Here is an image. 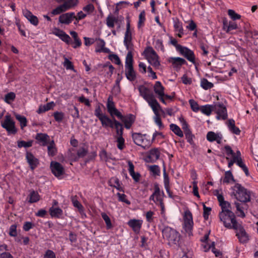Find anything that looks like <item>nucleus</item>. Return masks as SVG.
<instances>
[{
    "label": "nucleus",
    "instance_id": "obj_1",
    "mask_svg": "<svg viewBox=\"0 0 258 258\" xmlns=\"http://www.w3.org/2000/svg\"><path fill=\"white\" fill-rule=\"evenodd\" d=\"M231 196L240 202L250 201L251 192L240 184L236 183L231 187Z\"/></svg>",
    "mask_w": 258,
    "mask_h": 258
},
{
    "label": "nucleus",
    "instance_id": "obj_62",
    "mask_svg": "<svg viewBox=\"0 0 258 258\" xmlns=\"http://www.w3.org/2000/svg\"><path fill=\"white\" fill-rule=\"evenodd\" d=\"M211 248L212 249V251L215 254L216 257L220 256L222 255L221 252L215 248L214 242H212L211 244H210L208 248V250H209Z\"/></svg>",
    "mask_w": 258,
    "mask_h": 258
},
{
    "label": "nucleus",
    "instance_id": "obj_52",
    "mask_svg": "<svg viewBox=\"0 0 258 258\" xmlns=\"http://www.w3.org/2000/svg\"><path fill=\"white\" fill-rule=\"evenodd\" d=\"M117 143V147L122 150L125 147V140L123 137H115Z\"/></svg>",
    "mask_w": 258,
    "mask_h": 258
},
{
    "label": "nucleus",
    "instance_id": "obj_45",
    "mask_svg": "<svg viewBox=\"0 0 258 258\" xmlns=\"http://www.w3.org/2000/svg\"><path fill=\"white\" fill-rule=\"evenodd\" d=\"M220 206L222 209L220 212H224L227 214L229 212H232L233 207L231 204L227 201L221 205Z\"/></svg>",
    "mask_w": 258,
    "mask_h": 258
},
{
    "label": "nucleus",
    "instance_id": "obj_10",
    "mask_svg": "<svg viewBox=\"0 0 258 258\" xmlns=\"http://www.w3.org/2000/svg\"><path fill=\"white\" fill-rule=\"evenodd\" d=\"M236 231V236L240 243L244 244L249 240V235L245 231L244 228L239 224L236 225L235 228H232Z\"/></svg>",
    "mask_w": 258,
    "mask_h": 258
},
{
    "label": "nucleus",
    "instance_id": "obj_35",
    "mask_svg": "<svg viewBox=\"0 0 258 258\" xmlns=\"http://www.w3.org/2000/svg\"><path fill=\"white\" fill-rule=\"evenodd\" d=\"M70 34L73 37L74 40L73 46V48H77L80 47L82 44V42L80 38L78 37V33L75 31H71Z\"/></svg>",
    "mask_w": 258,
    "mask_h": 258
},
{
    "label": "nucleus",
    "instance_id": "obj_7",
    "mask_svg": "<svg viewBox=\"0 0 258 258\" xmlns=\"http://www.w3.org/2000/svg\"><path fill=\"white\" fill-rule=\"evenodd\" d=\"M1 125L4 128L6 129L8 134L15 135L17 132L15 123L10 115L5 116V119L2 122Z\"/></svg>",
    "mask_w": 258,
    "mask_h": 258
},
{
    "label": "nucleus",
    "instance_id": "obj_3",
    "mask_svg": "<svg viewBox=\"0 0 258 258\" xmlns=\"http://www.w3.org/2000/svg\"><path fill=\"white\" fill-rule=\"evenodd\" d=\"M219 217L220 221L223 222L224 226L228 229L235 228V226L238 224L236 220L235 215L233 212H229L227 214L224 212H220Z\"/></svg>",
    "mask_w": 258,
    "mask_h": 258
},
{
    "label": "nucleus",
    "instance_id": "obj_55",
    "mask_svg": "<svg viewBox=\"0 0 258 258\" xmlns=\"http://www.w3.org/2000/svg\"><path fill=\"white\" fill-rule=\"evenodd\" d=\"M109 59L113 62L114 63L117 65H121L122 68L123 67V65L121 63V60L117 54H111L109 55Z\"/></svg>",
    "mask_w": 258,
    "mask_h": 258
},
{
    "label": "nucleus",
    "instance_id": "obj_14",
    "mask_svg": "<svg viewBox=\"0 0 258 258\" xmlns=\"http://www.w3.org/2000/svg\"><path fill=\"white\" fill-rule=\"evenodd\" d=\"M160 156V149L154 148L146 153L145 161L147 162L154 163L159 159Z\"/></svg>",
    "mask_w": 258,
    "mask_h": 258
},
{
    "label": "nucleus",
    "instance_id": "obj_11",
    "mask_svg": "<svg viewBox=\"0 0 258 258\" xmlns=\"http://www.w3.org/2000/svg\"><path fill=\"white\" fill-rule=\"evenodd\" d=\"M50 167L52 174L58 179H61L64 174V168L59 162L51 161Z\"/></svg>",
    "mask_w": 258,
    "mask_h": 258
},
{
    "label": "nucleus",
    "instance_id": "obj_43",
    "mask_svg": "<svg viewBox=\"0 0 258 258\" xmlns=\"http://www.w3.org/2000/svg\"><path fill=\"white\" fill-rule=\"evenodd\" d=\"M163 182L165 189L168 190V188L170 187V179L168 174L166 171V168L165 166L163 168Z\"/></svg>",
    "mask_w": 258,
    "mask_h": 258
},
{
    "label": "nucleus",
    "instance_id": "obj_21",
    "mask_svg": "<svg viewBox=\"0 0 258 258\" xmlns=\"http://www.w3.org/2000/svg\"><path fill=\"white\" fill-rule=\"evenodd\" d=\"M143 220L139 219H131L127 222V225L130 227L133 231L136 233H139L142 228Z\"/></svg>",
    "mask_w": 258,
    "mask_h": 258
},
{
    "label": "nucleus",
    "instance_id": "obj_20",
    "mask_svg": "<svg viewBox=\"0 0 258 258\" xmlns=\"http://www.w3.org/2000/svg\"><path fill=\"white\" fill-rule=\"evenodd\" d=\"M179 52L188 61L191 62L193 64H196L195 55L193 51L187 47L183 46L179 50Z\"/></svg>",
    "mask_w": 258,
    "mask_h": 258
},
{
    "label": "nucleus",
    "instance_id": "obj_42",
    "mask_svg": "<svg viewBox=\"0 0 258 258\" xmlns=\"http://www.w3.org/2000/svg\"><path fill=\"white\" fill-rule=\"evenodd\" d=\"M101 215L102 219L105 221L106 229L108 230L111 229L113 227V225L109 216L104 212L101 213Z\"/></svg>",
    "mask_w": 258,
    "mask_h": 258
},
{
    "label": "nucleus",
    "instance_id": "obj_26",
    "mask_svg": "<svg viewBox=\"0 0 258 258\" xmlns=\"http://www.w3.org/2000/svg\"><path fill=\"white\" fill-rule=\"evenodd\" d=\"M227 125L230 132L236 135L240 134V129L235 126V122L233 119H229L227 122Z\"/></svg>",
    "mask_w": 258,
    "mask_h": 258
},
{
    "label": "nucleus",
    "instance_id": "obj_58",
    "mask_svg": "<svg viewBox=\"0 0 258 258\" xmlns=\"http://www.w3.org/2000/svg\"><path fill=\"white\" fill-rule=\"evenodd\" d=\"M16 98V94L14 92H10L6 94L5 96V101L10 104L11 102L15 100Z\"/></svg>",
    "mask_w": 258,
    "mask_h": 258
},
{
    "label": "nucleus",
    "instance_id": "obj_47",
    "mask_svg": "<svg viewBox=\"0 0 258 258\" xmlns=\"http://www.w3.org/2000/svg\"><path fill=\"white\" fill-rule=\"evenodd\" d=\"M62 4L63 5L66 6V9L67 11L72 9V8L76 6L78 3V0H64Z\"/></svg>",
    "mask_w": 258,
    "mask_h": 258
},
{
    "label": "nucleus",
    "instance_id": "obj_16",
    "mask_svg": "<svg viewBox=\"0 0 258 258\" xmlns=\"http://www.w3.org/2000/svg\"><path fill=\"white\" fill-rule=\"evenodd\" d=\"M118 118L124 123L125 128L128 130L135 122L136 116L133 114L129 113L125 115L122 114V116Z\"/></svg>",
    "mask_w": 258,
    "mask_h": 258
},
{
    "label": "nucleus",
    "instance_id": "obj_54",
    "mask_svg": "<svg viewBox=\"0 0 258 258\" xmlns=\"http://www.w3.org/2000/svg\"><path fill=\"white\" fill-rule=\"evenodd\" d=\"M189 103L190 106L191 110L195 112H197L201 109V106H199L197 102L195 101L193 99H190L189 100Z\"/></svg>",
    "mask_w": 258,
    "mask_h": 258
},
{
    "label": "nucleus",
    "instance_id": "obj_44",
    "mask_svg": "<svg viewBox=\"0 0 258 258\" xmlns=\"http://www.w3.org/2000/svg\"><path fill=\"white\" fill-rule=\"evenodd\" d=\"M15 117L19 121L21 129L27 126V120L26 117L17 114L15 115Z\"/></svg>",
    "mask_w": 258,
    "mask_h": 258
},
{
    "label": "nucleus",
    "instance_id": "obj_37",
    "mask_svg": "<svg viewBox=\"0 0 258 258\" xmlns=\"http://www.w3.org/2000/svg\"><path fill=\"white\" fill-rule=\"evenodd\" d=\"M117 18L110 14L106 18V25L109 28H112L114 27V24L117 23Z\"/></svg>",
    "mask_w": 258,
    "mask_h": 258
},
{
    "label": "nucleus",
    "instance_id": "obj_50",
    "mask_svg": "<svg viewBox=\"0 0 258 258\" xmlns=\"http://www.w3.org/2000/svg\"><path fill=\"white\" fill-rule=\"evenodd\" d=\"M201 86L205 90H208L213 88L214 85L211 82L208 81L207 79L203 78L201 81Z\"/></svg>",
    "mask_w": 258,
    "mask_h": 258
},
{
    "label": "nucleus",
    "instance_id": "obj_38",
    "mask_svg": "<svg viewBox=\"0 0 258 258\" xmlns=\"http://www.w3.org/2000/svg\"><path fill=\"white\" fill-rule=\"evenodd\" d=\"M170 129L177 136L181 138L183 137L182 131L177 125L173 123L170 124Z\"/></svg>",
    "mask_w": 258,
    "mask_h": 258
},
{
    "label": "nucleus",
    "instance_id": "obj_5",
    "mask_svg": "<svg viewBox=\"0 0 258 258\" xmlns=\"http://www.w3.org/2000/svg\"><path fill=\"white\" fill-rule=\"evenodd\" d=\"M138 90L140 96L148 102L150 106L154 104L159 105V103L155 98L153 93L150 91L149 88L144 85H140L138 87Z\"/></svg>",
    "mask_w": 258,
    "mask_h": 258
},
{
    "label": "nucleus",
    "instance_id": "obj_40",
    "mask_svg": "<svg viewBox=\"0 0 258 258\" xmlns=\"http://www.w3.org/2000/svg\"><path fill=\"white\" fill-rule=\"evenodd\" d=\"M65 8L66 6L61 4L57 6L55 9H53L50 12V14L52 16L59 15L63 12L67 11V10Z\"/></svg>",
    "mask_w": 258,
    "mask_h": 258
},
{
    "label": "nucleus",
    "instance_id": "obj_28",
    "mask_svg": "<svg viewBox=\"0 0 258 258\" xmlns=\"http://www.w3.org/2000/svg\"><path fill=\"white\" fill-rule=\"evenodd\" d=\"M108 185L110 186L115 187L118 191L124 192V188L121 186L119 180L117 177H112L108 181Z\"/></svg>",
    "mask_w": 258,
    "mask_h": 258
},
{
    "label": "nucleus",
    "instance_id": "obj_18",
    "mask_svg": "<svg viewBox=\"0 0 258 258\" xmlns=\"http://www.w3.org/2000/svg\"><path fill=\"white\" fill-rule=\"evenodd\" d=\"M75 18L74 12H69L62 14L59 17L58 21L60 23L64 25L70 24Z\"/></svg>",
    "mask_w": 258,
    "mask_h": 258
},
{
    "label": "nucleus",
    "instance_id": "obj_29",
    "mask_svg": "<svg viewBox=\"0 0 258 258\" xmlns=\"http://www.w3.org/2000/svg\"><path fill=\"white\" fill-rule=\"evenodd\" d=\"M125 75L130 81H134L136 79V74L134 67L125 68Z\"/></svg>",
    "mask_w": 258,
    "mask_h": 258
},
{
    "label": "nucleus",
    "instance_id": "obj_41",
    "mask_svg": "<svg viewBox=\"0 0 258 258\" xmlns=\"http://www.w3.org/2000/svg\"><path fill=\"white\" fill-rule=\"evenodd\" d=\"M234 206L236 209V213L237 216L241 218H244L245 217V211L241 208V207L240 203L238 202H235Z\"/></svg>",
    "mask_w": 258,
    "mask_h": 258
},
{
    "label": "nucleus",
    "instance_id": "obj_51",
    "mask_svg": "<svg viewBox=\"0 0 258 258\" xmlns=\"http://www.w3.org/2000/svg\"><path fill=\"white\" fill-rule=\"evenodd\" d=\"M72 202L74 207L77 208L80 214L84 212V207L83 205L76 199V198H72Z\"/></svg>",
    "mask_w": 258,
    "mask_h": 258
},
{
    "label": "nucleus",
    "instance_id": "obj_64",
    "mask_svg": "<svg viewBox=\"0 0 258 258\" xmlns=\"http://www.w3.org/2000/svg\"><path fill=\"white\" fill-rule=\"evenodd\" d=\"M164 138L165 136L162 133L155 131L153 134L152 139L151 140L152 143H153L155 141L156 139L159 140L164 139Z\"/></svg>",
    "mask_w": 258,
    "mask_h": 258
},
{
    "label": "nucleus",
    "instance_id": "obj_60",
    "mask_svg": "<svg viewBox=\"0 0 258 258\" xmlns=\"http://www.w3.org/2000/svg\"><path fill=\"white\" fill-rule=\"evenodd\" d=\"M230 181H234V178L231 171H227L225 173L223 182L228 183Z\"/></svg>",
    "mask_w": 258,
    "mask_h": 258
},
{
    "label": "nucleus",
    "instance_id": "obj_32",
    "mask_svg": "<svg viewBox=\"0 0 258 258\" xmlns=\"http://www.w3.org/2000/svg\"><path fill=\"white\" fill-rule=\"evenodd\" d=\"M200 111L201 112L207 116L211 115L212 112L214 111V105L206 104L201 106Z\"/></svg>",
    "mask_w": 258,
    "mask_h": 258
},
{
    "label": "nucleus",
    "instance_id": "obj_63",
    "mask_svg": "<svg viewBox=\"0 0 258 258\" xmlns=\"http://www.w3.org/2000/svg\"><path fill=\"white\" fill-rule=\"evenodd\" d=\"M173 27L175 31H182L183 30L182 23L179 20L174 21Z\"/></svg>",
    "mask_w": 258,
    "mask_h": 258
},
{
    "label": "nucleus",
    "instance_id": "obj_6",
    "mask_svg": "<svg viewBox=\"0 0 258 258\" xmlns=\"http://www.w3.org/2000/svg\"><path fill=\"white\" fill-rule=\"evenodd\" d=\"M132 138L134 143L138 146H140L144 149L149 148L152 145V141L150 139V136L147 134L141 133H133Z\"/></svg>",
    "mask_w": 258,
    "mask_h": 258
},
{
    "label": "nucleus",
    "instance_id": "obj_27",
    "mask_svg": "<svg viewBox=\"0 0 258 258\" xmlns=\"http://www.w3.org/2000/svg\"><path fill=\"white\" fill-rule=\"evenodd\" d=\"M23 15L31 24L34 26L38 25L39 21L37 17L33 15L30 11L28 10L24 11Z\"/></svg>",
    "mask_w": 258,
    "mask_h": 258
},
{
    "label": "nucleus",
    "instance_id": "obj_22",
    "mask_svg": "<svg viewBox=\"0 0 258 258\" xmlns=\"http://www.w3.org/2000/svg\"><path fill=\"white\" fill-rule=\"evenodd\" d=\"M150 107L155 114L154 119L155 123L159 127V128H163L164 125L162 122L160 114L159 112V109L161 108L160 104H159V105L154 104Z\"/></svg>",
    "mask_w": 258,
    "mask_h": 258
},
{
    "label": "nucleus",
    "instance_id": "obj_53",
    "mask_svg": "<svg viewBox=\"0 0 258 258\" xmlns=\"http://www.w3.org/2000/svg\"><path fill=\"white\" fill-rule=\"evenodd\" d=\"M116 196L118 197V201L119 202L124 203L127 205H131V202L127 199V196L125 194L117 192Z\"/></svg>",
    "mask_w": 258,
    "mask_h": 258
},
{
    "label": "nucleus",
    "instance_id": "obj_8",
    "mask_svg": "<svg viewBox=\"0 0 258 258\" xmlns=\"http://www.w3.org/2000/svg\"><path fill=\"white\" fill-rule=\"evenodd\" d=\"M183 220L184 229L186 232L189 235H190L192 234L194 222L192 214L189 210H186L184 212Z\"/></svg>",
    "mask_w": 258,
    "mask_h": 258
},
{
    "label": "nucleus",
    "instance_id": "obj_48",
    "mask_svg": "<svg viewBox=\"0 0 258 258\" xmlns=\"http://www.w3.org/2000/svg\"><path fill=\"white\" fill-rule=\"evenodd\" d=\"M146 21V13L144 10L142 11L139 16V21L138 23V28H140L145 25Z\"/></svg>",
    "mask_w": 258,
    "mask_h": 258
},
{
    "label": "nucleus",
    "instance_id": "obj_17",
    "mask_svg": "<svg viewBox=\"0 0 258 258\" xmlns=\"http://www.w3.org/2000/svg\"><path fill=\"white\" fill-rule=\"evenodd\" d=\"M206 138L210 142H216L217 144H221L223 137L221 132L215 133L210 131L207 133Z\"/></svg>",
    "mask_w": 258,
    "mask_h": 258
},
{
    "label": "nucleus",
    "instance_id": "obj_61",
    "mask_svg": "<svg viewBox=\"0 0 258 258\" xmlns=\"http://www.w3.org/2000/svg\"><path fill=\"white\" fill-rule=\"evenodd\" d=\"M102 120H99L101 123L103 127L105 128L108 127V123H111V119L109 118L107 115L105 114L102 117Z\"/></svg>",
    "mask_w": 258,
    "mask_h": 258
},
{
    "label": "nucleus",
    "instance_id": "obj_19",
    "mask_svg": "<svg viewBox=\"0 0 258 258\" xmlns=\"http://www.w3.org/2000/svg\"><path fill=\"white\" fill-rule=\"evenodd\" d=\"M154 91L155 93L158 95L159 100L164 104H166L165 99H164V87L162 86L161 83L159 81H157L154 86Z\"/></svg>",
    "mask_w": 258,
    "mask_h": 258
},
{
    "label": "nucleus",
    "instance_id": "obj_15",
    "mask_svg": "<svg viewBox=\"0 0 258 258\" xmlns=\"http://www.w3.org/2000/svg\"><path fill=\"white\" fill-rule=\"evenodd\" d=\"M107 111L111 117L115 115L117 118L122 116V114L116 108L114 102L112 100V98L109 97L107 102Z\"/></svg>",
    "mask_w": 258,
    "mask_h": 258
},
{
    "label": "nucleus",
    "instance_id": "obj_23",
    "mask_svg": "<svg viewBox=\"0 0 258 258\" xmlns=\"http://www.w3.org/2000/svg\"><path fill=\"white\" fill-rule=\"evenodd\" d=\"M168 61L172 64L174 68L180 69L182 65L187 64V62L184 59L179 57H169Z\"/></svg>",
    "mask_w": 258,
    "mask_h": 258
},
{
    "label": "nucleus",
    "instance_id": "obj_57",
    "mask_svg": "<svg viewBox=\"0 0 258 258\" xmlns=\"http://www.w3.org/2000/svg\"><path fill=\"white\" fill-rule=\"evenodd\" d=\"M87 150L84 148L79 149L77 151V155L75 158V161H77L80 158L84 157L87 154Z\"/></svg>",
    "mask_w": 258,
    "mask_h": 258
},
{
    "label": "nucleus",
    "instance_id": "obj_13",
    "mask_svg": "<svg viewBox=\"0 0 258 258\" xmlns=\"http://www.w3.org/2000/svg\"><path fill=\"white\" fill-rule=\"evenodd\" d=\"M25 159L32 171L35 169L39 164V159L35 157L32 152L27 150L25 153Z\"/></svg>",
    "mask_w": 258,
    "mask_h": 258
},
{
    "label": "nucleus",
    "instance_id": "obj_9",
    "mask_svg": "<svg viewBox=\"0 0 258 258\" xmlns=\"http://www.w3.org/2000/svg\"><path fill=\"white\" fill-rule=\"evenodd\" d=\"M214 111L217 114L216 118L218 120H226L228 117L226 106L222 103H217L214 105Z\"/></svg>",
    "mask_w": 258,
    "mask_h": 258
},
{
    "label": "nucleus",
    "instance_id": "obj_59",
    "mask_svg": "<svg viewBox=\"0 0 258 258\" xmlns=\"http://www.w3.org/2000/svg\"><path fill=\"white\" fill-rule=\"evenodd\" d=\"M149 170L154 176L159 175L160 174V169L158 165H153L149 166Z\"/></svg>",
    "mask_w": 258,
    "mask_h": 258
},
{
    "label": "nucleus",
    "instance_id": "obj_24",
    "mask_svg": "<svg viewBox=\"0 0 258 258\" xmlns=\"http://www.w3.org/2000/svg\"><path fill=\"white\" fill-rule=\"evenodd\" d=\"M35 138L39 144L43 146H46L50 142V137L46 134L37 133Z\"/></svg>",
    "mask_w": 258,
    "mask_h": 258
},
{
    "label": "nucleus",
    "instance_id": "obj_49",
    "mask_svg": "<svg viewBox=\"0 0 258 258\" xmlns=\"http://www.w3.org/2000/svg\"><path fill=\"white\" fill-rule=\"evenodd\" d=\"M236 164L242 169L246 176L249 175L248 169L245 164L242 161L241 158H239L238 159L237 157Z\"/></svg>",
    "mask_w": 258,
    "mask_h": 258
},
{
    "label": "nucleus",
    "instance_id": "obj_2",
    "mask_svg": "<svg viewBox=\"0 0 258 258\" xmlns=\"http://www.w3.org/2000/svg\"><path fill=\"white\" fill-rule=\"evenodd\" d=\"M163 237L171 246H179L180 235L176 230L169 226L165 227L162 231Z\"/></svg>",
    "mask_w": 258,
    "mask_h": 258
},
{
    "label": "nucleus",
    "instance_id": "obj_12",
    "mask_svg": "<svg viewBox=\"0 0 258 258\" xmlns=\"http://www.w3.org/2000/svg\"><path fill=\"white\" fill-rule=\"evenodd\" d=\"M123 44L127 50L133 49L132 43V35L131 30L130 22L129 20L126 23V31L124 34Z\"/></svg>",
    "mask_w": 258,
    "mask_h": 258
},
{
    "label": "nucleus",
    "instance_id": "obj_46",
    "mask_svg": "<svg viewBox=\"0 0 258 258\" xmlns=\"http://www.w3.org/2000/svg\"><path fill=\"white\" fill-rule=\"evenodd\" d=\"M101 106H103V105L101 103H99L96 105L94 111V115L99 119V120H102V117L105 114L102 112Z\"/></svg>",
    "mask_w": 258,
    "mask_h": 258
},
{
    "label": "nucleus",
    "instance_id": "obj_4",
    "mask_svg": "<svg viewBox=\"0 0 258 258\" xmlns=\"http://www.w3.org/2000/svg\"><path fill=\"white\" fill-rule=\"evenodd\" d=\"M148 61L153 67L158 68L160 66L159 57L151 46L147 47L143 52Z\"/></svg>",
    "mask_w": 258,
    "mask_h": 258
},
{
    "label": "nucleus",
    "instance_id": "obj_33",
    "mask_svg": "<svg viewBox=\"0 0 258 258\" xmlns=\"http://www.w3.org/2000/svg\"><path fill=\"white\" fill-rule=\"evenodd\" d=\"M128 52L125 57V68L133 67V55L132 54V50H127Z\"/></svg>",
    "mask_w": 258,
    "mask_h": 258
},
{
    "label": "nucleus",
    "instance_id": "obj_39",
    "mask_svg": "<svg viewBox=\"0 0 258 258\" xmlns=\"http://www.w3.org/2000/svg\"><path fill=\"white\" fill-rule=\"evenodd\" d=\"M33 143V140H29L27 142L23 140H19L17 141V146L18 148H28L32 146Z\"/></svg>",
    "mask_w": 258,
    "mask_h": 258
},
{
    "label": "nucleus",
    "instance_id": "obj_25",
    "mask_svg": "<svg viewBox=\"0 0 258 258\" xmlns=\"http://www.w3.org/2000/svg\"><path fill=\"white\" fill-rule=\"evenodd\" d=\"M49 213L52 218L58 219L62 218L63 211L59 207H50L49 209Z\"/></svg>",
    "mask_w": 258,
    "mask_h": 258
},
{
    "label": "nucleus",
    "instance_id": "obj_56",
    "mask_svg": "<svg viewBox=\"0 0 258 258\" xmlns=\"http://www.w3.org/2000/svg\"><path fill=\"white\" fill-rule=\"evenodd\" d=\"M56 121L60 122L62 121L64 117V114L62 112L55 111L52 115Z\"/></svg>",
    "mask_w": 258,
    "mask_h": 258
},
{
    "label": "nucleus",
    "instance_id": "obj_31",
    "mask_svg": "<svg viewBox=\"0 0 258 258\" xmlns=\"http://www.w3.org/2000/svg\"><path fill=\"white\" fill-rule=\"evenodd\" d=\"M237 29H238V26L235 22L233 21H230L228 24L227 22H223V29L227 33H229L231 31L236 30Z\"/></svg>",
    "mask_w": 258,
    "mask_h": 258
},
{
    "label": "nucleus",
    "instance_id": "obj_34",
    "mask_svg": "<svg viewBox=\"0 0 258 258\" xmlns=\"http://www.w3.org/2000/svg\"><path fill=\"white\" fill-rule=\"evenodd\" d=\"M47 147L48 154L49 156H54L57 153V149L55 147V143L53 140L50 141Z\"/></svg>",
    "mask_w": 258,
    "mask_h": 258
},
{
    "label": "nucleus",
    "instance_id": "obj_36",
    "mask_svg": "<svg viewBox=\"0 0 258 258\" xmlns=\"http://www.w3.org/2000/svg\"><path fill=\"white\" fill-rule=\"evenodd\" d=\"M40 200V196L37 191H32L29 196L28 202L29 203H34Z\"/></svg>",
    "mask_w": 258,
    "mask_h": 258
},
{
    "label": "nucleus",
    "instance_id": "obj_30",
    "mask_svg": "<svg viewBox=\"0 0 258 258\" xmlns=\"http://www.w3.org/2000/svg\"><path fill=\"white\" fill-rule=\"evenodd\" d=\"M55 106V104L53 101L47 103L45 105H41L39 106L38 110H37V112L38 114H41L43 112H45L47 111H48L53 108Z\"/></svg>",
    "mask_w": 258,
    "mask_h": 258
}]
</instances>
